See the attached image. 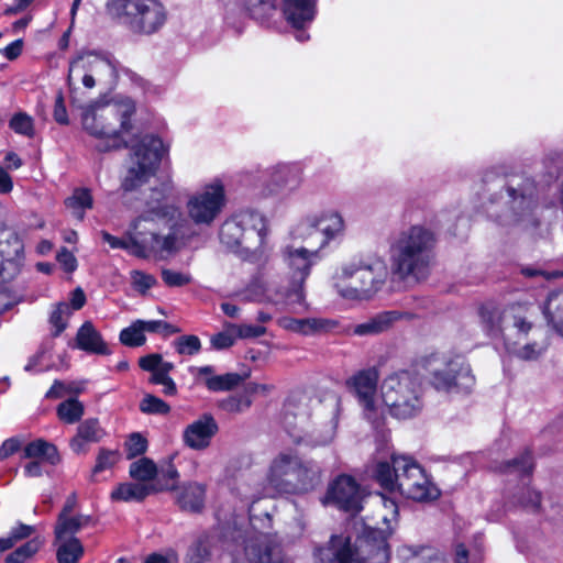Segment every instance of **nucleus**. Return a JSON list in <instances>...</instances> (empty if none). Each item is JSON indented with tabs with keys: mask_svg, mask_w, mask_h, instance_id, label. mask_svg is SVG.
<instances>
[{
	"mask_svg": "<svg viewBox=\"0 0 563 563\" xmlns=\"http://www.w3.org/2000/svg\"><path fill=\"white\" fill-rule=\"evenodd\" d=\"M435 245L437 235L431 228L410 224L389 244L390 268L382 256L346 262L336 269L333 286L345 300L365 301L383 289L389 274L399 282L419 284L431 274Z\"/></svg>",
	"mask_w": 563,
	"mask_h": 563,
	"instance_id": "1",
	"label": "nucleus"
},
{
	"mask_svg": "<svg viewBox=\"0 0 563 563\" xmlns=\"http://www.w3.org/2000/svg\"><path fill=\"white\" fill-rule=\"evenodd\" d=\"M172 186L164 184L154 188L145 202V209L136 218L123 239L108 232L102 233L103 240L112 249H124L139 257H146L153 252H172L187 236L188 224L179 207L168 202L167 196Z\"/></svg>",
	"mask_w": 563,
	"mask_h": 563,
	"instance_id": "2",
	"label": "nucleus"
},
{
	"mask_svg": "<svg viewBox=\"0 0 563 563\" xmlns=\"http://www.w3.org/2000/svg\"><path fill=\"white\" fill-rule=\"evenodd\" d=\"M372 476L389 493L416 501H429L439 495L424 470L412 457L393 455L391 462H377L372 468Z\"/></svg>",
	"mask_w": 563,
	"mask_h": 563,
	"instance_id": "3",
	"label": "nucleus"
},
{
	"mask_svg": "<svg viewBox=\"0 0 563 563\" xmlns=\"http://www.w3.org/2000/svg\"><path fill=\"white\" fill-rule=\"evenodd\" d=\"M134 112L135 103L129 97L117 96L106 102H96L82 112V129L89 135L106 141L103 150L118 148L125 144L123 134L131 130Z\"/></svg>",
	"mask_w": 563,
	"mask_h": 563,
	"instance_id": "4",
	"label": "nucleus"
},
{
	"mask_svg": "<svg viewBox=\"0 0 563 563\" xmlns=\"http://www.w3.org/2000/svg\"><path fill=\"white\" fill-rule=\"evenodd\" d=\"M268 235L267 218L254 209L238 211L220 228L222 244L229 249L245 252L256 261L266 258L272 251Z\"/></svg>",
	"mask_w": 563,
	"mask_h": 563,
	"instance_id": "5",
	"label": "nucleus"
},
{
	"mask_svg": "<svg viewBox=\"0 0 563 563\" xmlns=\"http://www.w3.org/2000/svg\"><path fill=\"white\" fill-rule=\"evenodd\" d=\"M382 509L375 526H366L364 533L358 537L352 545L351 539L345 536H333L332 538H344L349 540L352 555V563H387L389 560L388 537L393 533L398 520V506L393 498L384 495L378 496Z\"/></svg>",
	"mask_w": 563,
	"mask_h": 563,
	"instance_id": "6",
	"label": "nucleus"
},
{
	"mask_svg": "<svg viewBox=\"0 0 563 563\" xmlns=\"http://www.w3.org/2000/svg\"><path fill=\"white\" fill-rule=\"evenodd\" d=\"M223 545L233 554L243 552L250 563H291L283 555L278 537L258 530L254 518L252 529L244 528L236 518L229 522L223 532Z\"/></svg>",
	"mask_w": 563,
	"mask_h": 563,
	"instance_id": "7",
	"label": "nucleus"
},
{
	"mask_svg": "<svg viewBox=\"0 0 563 563\" xmlns=\"http://www.w3.org/2000/svg\"><path fill=\"white\" fill-rule=\"evenodd\" d=\"M299 455L292 451L279 452L271 462L267 474L266 485L256 492L250 493L244 486L239 487V492L243 497V503L247 508L250 522L246 528L252 529V518H254L257 529L268 531L271 528V516L268 512L264 517L254 515V504L262 497H273L277 494H288L291 488V482L295 476L296 467H298Z\"/></svg>",
	"mask_w": 563,
	"mask_h": 563,
	"instance_id": "8",
	"label": "nucleus"
},
{
	"mask_svg": "<svg viewBox=\"0 0 563 563\" xmlns=\"http://www.w3.org/2000/svg\"><path fill=\"white\" fill-rule=\"evenodd\" d=\"M227 203L225 184L220 177H214L203 183L194 192L188 195L185 203L186 216L181 213L187 221L188 233L179 244V247L184 245L191 235L190 223L200 228L211 227L220 218ZM179 210L181 209L179 208Z\"/></svg>",
	"mask_w": 563,
	"mask_h": 563,
	"instance_id": "9",
	"label": "nucleus"
},
{
	"mask_svg": "<svg viewBox=\"0 0 563 563\" xmlns=\"http://www.w3.org/2000/svg\"><path fill=\"white\" fill-rule=\"evenodd\" d=\"M382 404L397 419H410L422 409L421 388L408 372L388 375L380 384Z\"/></svg>",
	"mask_w": 563,
	"mask_h": 563,
	"instance_id": "10",
	"label": "nucleus"
},
{
	"mask_svg": "<svg viewBox=\"0 0 563 563\" xmlns=\"http://www.w3.org/2000/svg\"><path fill=\"white\" fill-rule=\"evenodd\" d=\"M509 210L498 216L496 221L506 228H515L534 234L540 225L536 209L539 190L531 178H523L507 187Z\"/></svg>",
	"mask_w": 563,
	"mask_h": 563,
	"instance_id": "11",
	"label": "nucleus"
},
{
	"mask_svg": "<svg viewBox=\"0 0 563 563\" xmlns=\"http://www.w3.org/2000/svg\"><path fill=\"white\" fill-rule=\"evenodd\" d=\"M167 152L168 145L162 139L154 135L143 136L133 148L130 166L122 183L123 189L134 190L146 183Z\"/></svg>",
	"mask_w": 563,
	"mask_h": 563,
	"instance_id": "12",
	"label": "nucleus"
},
{
	"mask_svg": "<svg viewBox=\"0 0 563 563\" xmlns=\"http://www.w3.org/2000/svg\"><path fill=\"white\" fill-rule=\"evenodd\" d=\"M118 77V64L109 55L88 52L78 55L69 64L68 85L75 88L81 82L85 88L91 89L97 82L112 84Z\"/></svg>",
	"mask_w": 563,
	"mask_h": 563,
	"instance_id": "13",
	"label": "nucleus"
},
{
	"mask_svg": "<svg viewBox=\"0 0 563 563\" xmlns=\"http://www.w3.org/2000/svg\"><path fill=\"white\" fill-rule=\"evenodd\" d=\"M505 347L509 354L521 361H537L549 347V340L540 327H534L526 318H514L506 327Z\"/></svg>",
	"mask_w": 563,
	"mask_h": 563,
	"instance_id": "14",
	"label": "nucleus"
},
{
	"mask_svg": "<svg viewBox=\"0 0 563 563\" xmlns=\"http://www.w3.org/2000/svg\"><path fill=\"white\" fill-rule=\"evenodd\" d=\"M282 257L291 275L290 288L283 295L267 298L275 303H301L305 299L303 283L310 273L311 266L318 260V253L309 251L308 247L291 244L283 249Z\"/></svg>",
	"mask_w": 563,
	"mask_h": 563,
	"instance_id": "15",
	"label": "nucleus"
},
{
	"mask_svg": "<svg viewBox=\"0 0 563 563\" xmlns=\"http://www.w3.org/2000/svg\"><path fill=\"white\" fill-rule=\"evenodd\" d=\"M379 372L368 367L354 373L345 382L347 390L356 398L365 418L377 424L384 415L382 395H377Z\"/></svg>",
	"mask_w": 563,
	"mask_h": 563,
	"instance_id": "16",
	"label": "nucleus"
},
{
	"mask_svg": "<svg viewBox=\"0 0 563 563\" xmlns=\"http://www.w3.org/2000/svg\"><path fill=\"white\" fill-rule=\"evenodd\" d=\"M323 505L333 504L340 509L358 512L362 509V493L356 481L350 475H340L329 484Z\"/></svg>",
	"mask_w": 563,
	"mask_h": 563,
	"instance_id": "17",
	"label": "nucleus"
},
{
	"mask_svg": "<svg viewBox=\"0 0 563 563\" xmlns=\"http://www.w3.org/2000/svg\"><path fill=\"white\" fill-rule=\"evenodd\" d=\"M134 16L131 27L134 32L152 34L159 30L166 20V11L158 0H134Z\"/></svg>",
	"mask_w": 563,
	"mask_h": 563,
	"instance_id": "18",
	"label": "nucleus"
},
{
	"mask_svg": "<svg viewBox=\"0 0 563 563\" xmlns=\"http://www.w3.org/2000/svg\"><path fill=\"white\" fill-rule=\"evenodd\" d=\"M273 191L294 192L302 183V166L299 163H278L268 168Z\"/></svg>",
	"mask_w": 563,
	"mask_h": 563,
	"instance_id": "19",
	"label": "nucleus"
},
{
	"mask_svg": "<svg viewBox=\"0 0 563 563\" xmlns=\"http://www.w3.org/2000/svg\"><path fill=\"white\" fill-rule=\"evenodd\" d=\"M218 426L210 415H203L194 421L184 431L186 445L194 450H202L209 446L212 437L217 433Z\"/></svg>",
	"mask_w": 563,
	"mask_h": 563,
	"instance_id": "20",
	"label": "nucleus"
},
{
	"mask_svg": "<svg viewBox=\"0 0 563 563\" xmlns=\"http://www.w3.org/2000/svg\"><path fill=\"white\" fill-rule=\"evenodd\" d=\"M482 323L489 336H504L506 341V327L514 323V318H523L518 313V308L511 307L501 311L498 308H484L482 310Z\"/></svg>",
	"mask_w": 563,
	"mask_h": 563,
	"instance_id": "21",
	"label": "nucleus"
},
{
	"mask_svg": "<svg viewBox=\"0 0 563 563\" xmlns=\"http://www.w3.org/2000/svg\"><path fill=\"white\" fill-rule=\"evenodd\" d=\"M322 478L320 465L311 460H302L299 457L298 467H296L295 476L291 482V488L288 494L307 493L314 489Z\"/></svg>",
	"mask_w": 563,
	"mask_h": 563,
	"instance_id": "22",
	"label": "nucleus"
},
{
	"mask_svg": "<svg viewBox=\"0 0 563 563\" xmlns=\"http://www.w3.org/2000/svg\"><path fill=\"white\" fill-rule=\"evenodd\" d=\"M409 317L397 310L383 311L366 321L355 324L351 328V332L357 336L377 335L389 330L397 321Z\"/></svg>",
	"mask_w": 563,
	"mask_h": 563,
	"instance_id": "23",
	"label": "nucleus"
},
{
	"mask_svg": "<svg viewBox=\"0 0 563 563\" xmlns=\"http://www.w3.org/2000/svg\"><path fill=\"white\" fill-rule=\"evenodd\" d=\"M23 253V244L14 232H7L5 239L0 240L1 267L10 279L19 273V261Z\"/></svg>",
	"mask_w": 563,
	"mask_h": 563,
	"instance_id": "24",
	"label": "nucleus"
},
{
	"mask_svg": "<svg viewBox=\"0 0 563 563\" xmlns=\"http://www.w3.org/2000/svg\"><path fill=\"white\" fill-rule=\"evenodd\" d=\"M283 14L295 29L306 27L317 13V0H284Z\"/></svg>",
	"mask_w": 563,
	"mask_h": 563,
	"instance_id": "25",
	"label": "nucleus"
},
{
	"mask_svg": "<svg viewBox=\"0 0 563 563\" xmlns=\"http://www.w3.org/2000/svg\"><path fill=\"white\" fill-rule=\"evenodd\" d=\"M292 244L296 242H302L303 245H299L300 247H308L309 251H314L319 253L320 250L324 247V240H322V235L319 232V228L317 225V220L313 216H309L301 220L292 230H291Z\"/></svg>",
	"mask_w": 563,
	"mask_h": 563,
	"instance_id": "26",
	"label": "nucleus"
},
{
	"mask_svg": "<svg viewBox=\"0 0 563 563\" xmlns=\"http://www.w3.org/2000/svg\"><path fill=\"white\" fill-rule=\"evenodd\" d=\"M104 437V431L97 419H87L77 428L76 435L70 441L71 450L77 453H86L91 443L99 442Z\"/></svg>",
	"mask_w": 563,
	"mask_h": 563,
	"instance_id": "27",
	"label": "nucleus"
},
{
	"mask_svg": "<svg viewBox=\"0 0 563 563\" xmlns=\"http://www.w3.org/2000/svg\"><path fill=\"white\" fill-rule=\"evenodd\" d=\"M77 346L88 353L107 355L110 350L100 332L89 321L85 322L76 335Z\"/></svg>",
	"mask_w": 563,
	"mask_h": 563,
	"instance_id": "28",
	"label": "nucleus"
},
{
	"mask_svg": "<svg viewBox=\"0 0 563 563\" xmlns=\"http://www.w3.org/2000/svg\"><path fill=\"white\" fill-rule=\"evenodd\" d=\"M319 232L324 240V247L334 239L342 235L345 230L343 217L336 211H325L313 214Z\"/></svg>",
	"mask_w": 563,
	"mask_h": 563,
	"instance_id": "29",
	"label": "nucleus"
},
{
	"mask_svg": "<svg viewBox=\"0 0 563 563\" xmlns=\"http://www.w3.org/2000/svg\"><path fill=\"white\" fill-rule=\"evenodd\" d=\"M155 487L146 483H122L111 492V499L114 501H142L154 493Z\"/></svg>",
	"mask_w": 563,
	"mask_h": 563,
	"instance_id": "30",
	"label": "nucleus"
},
{
	"mask_svg": "<svg viewBox=\"0 0 563 563\" xmlns=\"http://www.w3.org/2000/svg\"><path fill=\"white\" fill-rule=\"evenodd\" d=\"M139 364L142 369L152 373L150 380L153 384L163 385L172 378L169 376V372L173 371L174 364L163 361V357L159 354L143 356L140 358Z\"/></svg>",
	"mask_w": 563,
	"mask_h": 563,
	"instance_id": "31",
	"label": "nucleus"
},
{
	"mask_svg": "<svg viewBox=\"0 0 563 563\" xmlns=\"http://www.w3.org/2000/svg\"><path fill=\"white\" fill-rule=\"evenodd\" d=\"M307 423L308 417L306 412L301 411L295 413L290 405L285 407L283 424L295 442L300 443L306 441L308 435Z\"/></svg>",
	"mask_w": 563,
	"mask_h": 563,
	"instance_id": "32",
	"label": "nucleus"
},
{
	"mask_svg": "<svg viewBox=\"0 0 563 563\" xmlns=\"http://www.w3.org/2000/svg\"><path fill=\"white\" fill-rule=\"evenodd\" d=\"M205 487L197 483H191L183 487L177 497L179 507L186 511H200L205 504Z\"/></svg>",
	"mask_w": 563,
	"mask_h": 563,
	"instance_id": "33",
	"label": "nucleus"
},
{
	"mask_svg": "<svg viewBox=\"0 0 563 563\" xmlns=\"http://www.w3.org/2000/svg\"><path fill=\"white\" fill-rule=\"evenodd\" d=\"M543 313L552 328L563 336V290L551 292L543 308Z\"/></svg>",
	"mask_w": 563,
	"mask_h": 563,
	"instance_id": "34",
	"label": "nucleus"
},
{
	"mask_svg": "<svg viewBox=\"0 0 563 563\" xmlns=\"http://www.w3.org/2000/svg\"><path fill=\"white\" fill-rule=\"evenodd\" d=\"M216 539L212 536L199 537L188 549L185 563H211Z\"/></svg>",
	"mask_w": 563,
	"mask_h": 563,
	"instance_id": "35",
	"label": "nucleus"
},
{
	"mask_svg": "<svg viewBox=\"0 0 563 563\" xmlns=\"http://www.w3.org/2000/svg\"><path fill=\"white\" fill-rule=\"evenodd\" d=\"M89 517L84 515H58L55 526V539L76 538L75 534L89 522Z\"/></svg>",
	"mask_w": 563,
	"mask_h": 563,
	"instance_id": "36",
	"label": "nucleus"
},
{
	"mask_svg": "<svg viewBox=\"0 0 563 563\" xmlns=\"http://www.w3.org/2000/svg\"><path fill=\"white\" fill-rule=\"evenodd\" d=\"M23 457L47 462L53 465L59 460L56 448L41 439L25 445L23 449Z\"/></svg>",
	"mask_w": 563,
	"mask_h": 563,
	"instance_id": "37",
	"label": "nucleus"
},
{
	"mask_svg": "<svg viewBox=\"0 0 563 563\" xmlns=\"http://www.w3.org/2000/svg\"><path fill=\"white\" fill-rule=\"evenodd\" d=\"M58 563H78L84 554V547L78 538L55 539Z\"/></svg>",
	"mask_w": 563,
	"mask_h": 563,
	"instance_id": "38",
	"label": "nucleus"
},
{
	"mask_svg": "<svg viewBox=\"0 0 563 563\" xmlns=\"http://www.w3.org/2000/svg\"><path fill=\"white\" fill-rule=\"evenodd\" d=\"M325 401H327V406L330 409V415H331L330 423L327 427L325 434L323 437H321L320 439L316 438L312 440V442L314 444H320V445L328 444L334 439L335 432H336V427L339 423L340 413H341V399L338 395H335V394L330 395Z\"/></svg>",
	"mask_w": 563,
	"mask_h": 563,
	"instance_id": "39",
	"label": "nucleus"
},
{
	"mask_svg": "<svg viewBox=\"0 0 563 563\" xmlns=\"http://www.w3.org/2000/svg\"><path fill=\"white\" fill-rule=\"evenodd\" d=\"M65 203L76 219L82 220L86 210L92 208V196L88 189L78 188L66 199Z\"/></svg>",
	"mask_w": 563,
	"mask_h": 563,
	"instance_id": "40",
	"label": "nucleus"
},
{
	"mask_svg": "<svg viewBox=\"0 0 563 563\" xmlns=\"http://www.w3.org/2000/svg\"><path fill=\"white\" fill-rule=\"evenodd\" d=\"M129 473L137 483L151 484L156 478L157 467L152 460L142 457L130 465Z\"/></svg>",
	"mask_w": 563,
	"mask_h": 563,
	"instance_id": "41",
	"label": "nucleus"
},
{
	"mask_svg": "<svg viewBox=\"0 0 563 563\" xmlns=\"http://www.w3.org/2000/svg\"><path fill=\"white\" fill-rule=\"evenodd\" d=\"M408 559L410 560L409 563H451L443 551L430 547H422L412 551V555Z\"/></svg>",
	"mask_w": 563,
	"mask_h": 563,
	"instance_id": "42",
	"label": "nucleus"
},
{
	"mask_svg": "<svg viewBox=\"0 0 563 563\" xmlns=\"http://www.w3.org/2000/svg\"><path fill=\"white\" fill-rule=\"evenodd\" d=\"M241 376L235 373L224 375H213L206 379L205 384L211 391L230 390L241 383Z\"/></svg>",
	"mask_w": 563,
	"mask_h": 563,
	"instance_id": "43",
	"label": "nucleus"
},
{
	"mask_svg": "<svg viewBox=\"0 0 563 563\" xmlns=\"http://www.w3.org/2000/svg\"><path fill=\"white\" fill-rule=\"evenodd\" d=\"M42 542L38 538H34L15 549L5 558V563H25L41 548Z\"/></svg>",
	"mask_w": 563,
	"mask_h": 563,
	"instance_id": "44",
	"label": "nucleus"
},
{
	"mask_svg": "<svg viewBox=\"0 0 563 563\" xmlns=\"http://www.w3.org/2000/svg\"><path fill=\"white\" fill-rule=\"evenodd\" d=\"M57 415L64 422L75 423L82 417L84 406L77 399H68L58 405Z\"/></svg>",
	"mask_w": 563,
	"mask_h": 563,
	"instance_id": "45",
	"label": "nucleus"
},
{
	"mask_svg": "<svg viewBox=\"0 0 563 563\" xmlns=\"http://www.w3.org/2000/svg\"><path fill=\"white\" fill-rule=\"evenodd\" d=\"M71 316V309L67 302H58L49 316V323L54 328V334L59 335L67 327Z\"/></svg>",
	"mask_w": 563,
	"mask_h": 563,
	"instance_id": "46",
	"label": "nucleus"
},
{
	"mask_svg": "<svg viewBox=\"0 0 563 563\" xmlns=\"http://www.w3.org/2000/svg\"><path fill=\"white\" fill-rule=\"evenodd\" d=\"M336 321L325 318H303L301 335H316L332 331Z\"/></svg>",
	"mask_w": 563,
	"mask_h": 563,
	"instance_id": "47",
	"label": "nucleus"
},
{
	"mask_svg": "<svg viewBox=\"0 0 563 563\" xmlns=\"http://www.w3.org/2000/svg\"><path fill=\"white\" fill-rule=\"evenodd\" d=\"M142 320L134 321L120 333V340L128 346H141L145 343V333L142 329Z\"/></svg>",
	"mask_w": 563,
	"mask_h": 563,
	"instance_id": "48",
	"label": "nucleus"
},
{
	"mask_svg": "<svg viewBox=\"0 0 563 563\" xmlns=\"http://www.w3.org/2000/svg\"><path fill=\"white\" fill-rule=\"evenodd\" d=\"M176 352L180 355H196L201 350V342L197 335H181L173 342Z\"/></svg>",
	"mask_w": 563,
	"mask_h": 563,
	"instance_id": "49",
	"label": "nucleus"
},
{
	"mask_svg": "<svg viewBox=\"0 0 563 563\" xmlns=\"http://www.w3.org/2000/svg\"><path fill=\"white\" fill-rule=\"evenodd\" d=\"M9 126L18 134L32 137L34 135V120L25 112H19L12 117Z\"/></svg>",
	"mask_w": 563,
	"mask_h": 563,
	"instance_id": "50",
	"label": "nucleus"
},
{
	"mask_svg": "<svg viewBox=\"0 0 563 563\" xmlns=\"http://www.w3.org/2000/svg\"><path fill=\"white\" fill-rule=\"evenodd\" d=\"M178 478V472L173 465H168L166 468L157 471L156 482L152 484L155 489L154 492L174 489Z\"/></svg>",
	"mask_w": 563,
	"mask_h": 563,
	"instance_id": "51",
	"label": "nucleus"
},
{
	"mask_svg": "<svg viewBox=\"0 0 563 563\" xmlns=\"http://www.w3.org/2000/svg\"><path fill=\"white\" fill-rule=\"evenodd\" d=\"M134 0H108L107 10L110 15L118 19H132Z\"/></svg>",
	"mask_w": 563,
	"mask_h": 563,
	"instance_id": "52",
	"label": "nucleus"
},
{
	"mask_svg": "<svg viewBox=\"0 0 563 563\" xmlns=\"http://www.w3.org/2000/svg\"><path fill=\"white\" fill-rule=\"evenodd\" d=\"M448 371H435L433 384L438 389H449L455 385L456 371L452 358L448 361Z\"/></svg>",
	"mask_w": 563,
	"mask_h": 563,
	"instance_id": "53",
	"label": "nucleus"
},
{
	"mask_svg": "<svg viewBox=\"0 0 563 563\" xmlns=\"http://www.w3.org/2000/svg\"><path fill=\"white\" fill-rule=\"evenodd\" d=\"M120 460V453L115 450L101 449L97 456L93 474H98L113 467Z\"/></svg>",
	"mask_w": 563,
	"mask_h": 563,
	"instance_id": "54",
	"label": "nucleus"
},
{
	"mask_svg": "<svg viewBox=\"0 0 563 563\" xmlns=\"http://www.w3.org/2000/svg\"><path fill=\"white\" fill-rule=\"evenodd\" d=\"M140 409L145 413L165 415L169 412L170 407L162 399L153 395H146L140 404Z\"/></svg>",
	"mask_w": 563,
	"mask_h": 563,
	"instance_id": "55",
	"label": "nucleus"
},
{
	"mask_svg": "<svg viewBox=\"0 0 563 563\" xmlns=\"http://www.w3.org/2000/svg\"><path fill=\"white\" fill-rule=\"evenodd\" d=\"M126 457L133 459L143 454L146 451L147 442L140 433H132L126 440L125 444Z\"/></svg>",
	"mask_w": 563,
	"mask_h": 563,
	"instance_id": "56",
	"label": "nucleus"
},
{
	"mask_svg": "<svg viewBox=\"0 0 563 563\" xmlns=\"http://www.w3.org/2000/svg\"><path fill=\"white\" fill-rule=\"evenodd\" d=\"M231 330L234 331L238 339H253L262 336L266 333V328L263 325L254 324H235L232 323Z\"/></svg>",
	"mask_w": 563,
	"mask_h": 563,
	"instance_id": "57",
	"label": "nucleus"
},
{
	"mask_svg": "<svg viewBox=\"0 0 563 563\" xmlns=\"http://www.w3.org/2000/svg\"><path fill=\"white\" fill-rule=\"evenodd\" d=\"M131 282L135 290L141 294H145L150 288L156 284V279L153 275L146 274L141 271L131 272Z\"/></svg>",
	"mask_w": 563,
	"mask_h": 563,
	"instance_id": "58",
	"label": "nucleus"
},
{
	"mask_svg": "<svg viewBox=\"0 0 563 563\" xmlns=\"http://www.w3.org/2000/svg\"><path fill=\"white\" fill-rule=\"evenodd\" d=\"M252 399L244 393L240 396H231L222 401L221 406L229 412H242L250 408Z\"/></svg>",
	"mask_w": 563,
	"mask_h": 563,
	"instance_id": "59",
	"label": "nucleus"
},
{
	"mask_svg": "<svg viewBox=\"0 0 563 563\" xmlns=\"http://www.w3.org/2000/svg\"><path fill=\"white\" fill-rule=\"evenodd\" d=\"M232 323H225L224 330L211 339V344L218 350L228 349L234 344L236 336L234 331L231 330Z\"/></svg>",
	"mask_w": 563,
	"mask_h": 563,
	"instance_id": "60",
	"label": "nucleus"
},
{
	"mask_svg": "<svg viewBox=\"0 0 563 563\" xmlns=\"http://www.w3.org/2000/svg\"><path fill=\"white\" fill-rule=\"evenodd\" d=\"M162 279L169 287H180L189 284L191 280L188 274H184L172 269H163Z\"/></svg>",
	"mask_w": 563,
	"mask_h": 563,
	"instance_id": "61",
	"label": "nucleus"
},
{
	"mask_svg": "<svg viewBox=\"0 0 563 563\" xmlns=\"http://www.w3.org/2000/svg\"><path fill=\"white\" fill-rule=\"evenodd\" d=\"M141 325H142L144 333L150 332V333L170 334V333L178 332V330L175 327H173L172 324H169L165 321H162V320H150V321L142 320Z\"/></svg>",
	"mask_w": 563,
	"mask_h": 563,
	"instance_id": "62",
	"label": "nucleus"
},
{
	"mask_svg": "<svg viewBox=\"0 0 563 563\" xmlns=\"http://www.w3.org/2000/svg\"><path fill=\"white\" fill-rule=\"evenodd\" d=\"M475 376L470 365H460V391L463 389L464 394H471L475 387Z\"/></svg>",
	"mask_w": 563,
	"mask_h": 563,
	"instance_id": "63",
	"label": "nucleus"
},
{
	"mask_svg": "<svg viewBox=\"0 0 563 563\" xmlns=\"http://www.w3.org/2000/svg\"><path fill=\"white\" fill-rule=\"evenodd\" d=\"M540 494L529 487L523 488L522 495L518 498V503L525 508L536 511L540 506Z\"/></svg>",
	"mask_w": 563,
	"mask_h": 563,
	"instance_id": "64",
	"label": "nucleus"
}]
</instances>
